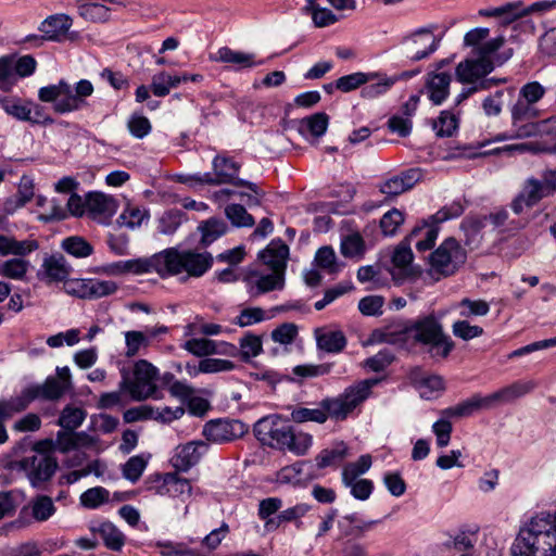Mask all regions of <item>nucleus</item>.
<instances>
[{"instance_id":"obj_40","label":"nucleus","mask_w":556,"mask_h":556,"mask_svg":"<svg viewBox=\"0 0 556 556\" xmlns=\"http://www.w3.org/2000/svg\"><path fill=\"white\" fill-rule=\"evenodd\" d=\"M25 256H15L0 264V276L13 279L24 280L30 267V262Z\"/></svg>"},{"instance_id":"obj_1","label":"nucleus","mask_w":556,"mask_h":556,"mask_svg":"<svg viewBox=\"0 0 556 556\" xmlns=\"http://www.w3.org/2000/svg\"><path fill=\"white\" fill-rule=\"evenodd\" d=\"M442 317L443 314L430 313L414 320L393 323L372 336L377 341L390 344L412 338L414 343L426 349L431 358L445 359L454 350L455 342L444 331Z\"/></svg>"},{"instance_id":"obj_58","label":"nucleus","mask_w":556,"mask_h":556,"mask_svg":"<svg viewBox=\"0 0 556 556\" xmlns=\"http://www.w3.org/2000/svg\"><path fill=\"white\" fill-rule=\"evenodd\" d=\"M547 88L538 80H531L522 85L518 97L527 102L538 104L546 94Z\"/></svg>"},{"instance_id":"obj_13","label":"nucleus","mask_w":556,"mask_h":556,"mask_svg":"<svg viewBox=\"0 0 556 556\" xmlns=\"http://www.w3.org/2000/svg\"><path fill=\"white\" fill-rule=\"evenodd\" d=\"M56 375L49 376L41 384L31 386L37 399L58 401L72 388V375L67 366L56 367Z\"/></svg>"},{"instance_id":"obj_10","label":"nucleus","mask_w":556,"mask_h":556,"mask_svg":"<svg viewBox=\"0 0 556 556\" xmlns=\"http://www.w3.org/2000/svg\"><path fill=\"white\" fill-rule=\"evenodd\" d=\"M52 441H41L35 445L34 453L20 462V468L26 473L31 485L39 486L51 479L58 468L56 459L42 452L43 445Z\"/></svg>"},{"instance_id":"obj_5","label":"nucleus","mask_w":556,"mask_h":556,"mask_svg":"<svg viewBox=\"0 0 556 556\" xmlns=\"http://www.w3.org/2000/svg\"><path fill=\"white\" fill-rule=\"evenodd\" d=\"M288 257L289 247L281 239L273 240L260 252L258 258L271 269V273L265 274L255 269L245 275L247 292L251 298L283 289Z\"/></svg>"},{"instance_id":"obj_29","label":"nucleus","mask_w":556,"mask_h":556,"mask_svg":"<svg viewBox=\"0 0 556 556\" xmlns=\"http://www.w3.org/2000/svg\"><path fill=\"white\" fill-rule=\"evenodd\" d=\"M311 510V506L305 503H299L292 507L280 510L273 520L267 521V531H275L281 526L294 522L295 527L300 529L303 525L302 518Z\"/></svg>"},{"instance_id":"obj_15","label":"nucleus","mask_w":556,"mask_h":556,"mask_svg":"<svg viewBox=\"0 0 556 556\" xmlns=\"http://www.w3.org/2000/svg\"><path fill=\"white\" fill-rule=\"evenodd\" d=\"M169 328L165 325L146 327L144 330H128L124 332L125 356L132 358L137 356L142 349H148L156 338L167 334Z\"/></svg>"},{"instance_id":"obj_53","label":"nucleus","mask_w":556,"mask_h":556,"mask_svg":"<svg viewBox=\"0 0 556 556\" xmlns=\"http://www.w3.org/2000/svg\"><path fill=\"white\" fill-rule=\"evenodd\" d=\"M31 516L36 521H47L54 513L55 506L51 497L39 495L30 504Z\"/></svg>"},{"instance_id":"obj_26","label":"nucleus","mask_w":556,"mask_h":556,"mask_svg":"<svg viewBox=\"0 0 556 556\" xmlns=\"http://www.w3.org/2000/svg\"><path fill=\"white\" fill-rule=\"evenodd\" d=\"M73 25V20L67 14L59 13L45 18L38 29L45 34L48 41L59 42Z\"/></svg>"},{"instance_id":"obj_35","label":"nucleus","mask_w":556,"mask_h":556,"mask_svg":"<svg viewBox=\"0 0 556 556\" xmlns=\"http://www.w3.org/2000/svg\"><path fill=\"white\" fill-rule=\"evenodd\" d=\"M329 116L325 112H317L299 121L298 131L306 137H321L328 128Z\"/></svg>"},{"instance_id":"obj_54","label":"nucleus","mask_w":556,"mask_h":556,"mask_svg":"<svg viewBox=\"0 0 556 556\" xmlns=\"http://www.w3.org/2000/svg\"><path fill=\"white\" fill-rule=\"evenodd\" d=\"M86 300H94L111 295L117 291L116 282L112 280L88 279Z\"/></svg>"},{"instance_id":"obj_49","label":"nucleus","mask_w":556,"mask_h":556,"mask_svg":"<svg viewBox=\"0 0 556 556\" xmlns=\"http://www.w3.org/2000/svg\"><path fill=\"white\" fill-rule=\"evenodd\" d=\"M70 84L61 79L58 84L41 87L38 90V98L42 102H53V105L61 99H67Z\"/></svg>"},{"instance_id":"obj_60","label":"nucleus","mask_w":556,"mask_h":556,"mask_svg":"<svg viewBox=\"0 0 556 556\" xmlns=\"http://www.w3.org/2000/svg\"><path fill=\"white\" fill-rule=\"evenodd\" d=\"M227 218L233 226L237 227H252L254 225V218L250 215L245 207L241 204H229L225 208Z\"/></svg>"},{"instance_id":"obj_27","label":"nucleus","mask_w":556,"mask_h":556,"mask_svg":"<svg viewBox=\"0 0 556 556\" xmlns=\"http://www.w3.org/2000/svg\"><path fill=\"white\" fill-rule=\"evenodd\" d=\"M480 409H491L486 395L473 394L471 397L442 410L443 417L464 418L469 417Z\"/></svg>"},{"instance_id":"obj_16","label":"nucleus","mask_w":556,"mask_h":556,"mask_svg":"<svg viewBox=\"0 0 556 556\" xmlns=\"http://www.w3.org/2000/svg\"><path fill=\"white\" fill-rule=\"evenodd\" d=\"M72 273V266L61 253L47 255L37 271V278L46 285L66 282Z\"/></svg>"},{"instance_id":"obj_51","label":"nucleus","mask_w":556,"mask_h":556,"mask_svg":"<svg viewBox=\"0 0 556 556\" xmlns=\"http://www.w3.org/2000/svg\"><path fill=\"white\" fill-rule=\"evenodd\" d=\"M371 456L369 454H365L362 455L355 463L345 465L342 470V483L349 484V482L367 472L371 467Z\"/></svg>"},{"instance_id":"obj_17","label":"nucleus","mask_w":556,"mask_h":556,"mask_svg":"<svg viewBox=\"0 0 556 556\" xmlns=\"http://www.w3.org/2000/svg\"><path fill=\"white\" fill-rule=\"evenodd\" d=\"M495 63L493 60L477 56L476 59L465 60L455 68V75L459 83L476 85L493 72Z\"/></svg>"},{"instance_id":"obj_19","label":"nucleus","mask_w":556,"mask_h":556,"mask_svg":"<svg viewBox=\"0 0 556 556\" xmlns=\"http://www.w3.org/2000/svg\"><path fill=\"white\" fill-rule=\"evenodd\" d=\"M93 93V85L88 79H80L75 87L70 85V94L67 99L59 100L53 110L59 114H66L81 110L86 104V99Z\"/></svg>"},{"instance_id":"obj_43","label":"nucleus","mask_w":556,"mask_h":556,"mask_svg":"<svg viewBox=\"0 0 556 556\" xmlns=\"http://www.w3.org/2000/svg\"><path fill=\"white\" fill-rule=\"evenodd\" d=\"M61 248L76 258H85L93 253L92 245L79 236H71L63 239Z\"/></svg>"},{"instance_id":"obj_18","label":"nucleus","mask_w":556,"mask_h":556,"mask_svg":"<svg viewBox=\"0 0 556 556\" xmlns=\"http://www.w3.org/2000/svg\"><path fill=\"white\" fill-rule=\"evenodd\" d=\"M199 539L187 536L184 540H157L152 543L160 556H211L198 547Z\"/></svg>"},{"instance_id":"obj_59","label":"nucleus","mask_w":556,"mask_h":556,"mask_svg":"<svg viewBox=\"0 0 556 556\" xmlns=\"http://www.w3.org/2000/svg\"><path fill=\"white\" fill-rule=\"evenodd\" d=\"M238 350L243 361H249L257 356L262 352L261 338L252 333H247L240 339Z\"/></svg>"},{"instance_id":"obj_39","label":"nucleus","mask_w":556,"mask_h":556,"mask_svg":"<svg viewBox=\"0 0 556 556\" xmlns=\"http://www.w3.org/2000/svg\"><path fill=\"white\" fill-rule=\"evenodd\" d=\"M377 73V77L363 87L361 96L364 99H375L381 94H384L391 89V87L399 80V77H389L384 74Z\"/></svg>"},{"instance_id":"obj_42","label":"nucleus","mask_w":556,"mask_h":556,"mask_svg":"<svg viewBox=\"0 0 556 556\" xmlns=\"http://www.w3.org/2000/svg\"><path fill=\"white\" fill-rule=\"evenodd\" d=\"M87 412L78 406L66 405L60 413L58 425L65 430L75 431L86 419Z\"/></svg>"},{"instance_id":"obj_20","label":"nucleus","mask_w":556,"mask_h":556,"mask_svg":"<svg viewBox=\"0 0 556 556\" xmlns=\"http://www.w3.org/2000/svg\"><path fill=\"white\" fill-rule=\"evenodd\" d=\"M208 445L204 441H191L176 447L172 458L173 466L180 471H188L197 465L207 452Z\"/></svg>"},{"instance_id":"obj_21","label":"nucleus","mask_w":556,"mask_h":556,"mask_svg":"<svg viewBox=\"0 0 556 556\" xmlns=\"http://www.w3.org/2000/svg\"><path fill=\"white\" fill-rule=\"evenodd\" d=\"M420 179V169L409 168L382 181L379 191L388 197H396L410 190Z\"/></svg>"},{"instance_id":"obj_3","label":"nucleus","mask_w":556,"mask_h":556,"mask_svg":"<svg viewBox=\"0 0 556 556\" xmlns=\"http://www.w3.org/2000/svg\"><path fill=\"white\" fill-rule=\"evenodd\" d=\"M510 556H556V511H541L520 527Z\"/></svg>"},{"instance_id":"obj_33","label":"nucleus","mask_w":556,"mask_h":556,"mask_svg":"<svg viewBox=\"0 0 556 556\" xmlns=\"http://www.w3.org/2000/svg\"><path fill=\"white\" fill-rule=\"evenodd\" d=\"M37 399L33 387L25 388L21 394L0 401V418H10L14 414L25 410L28 405Z\"/></svg>"},{"instance_id":"obj_2","label":"nucleus","mask_w":556,"mask_h":556,"mask_svg":"<svg viewBox=\"0 0 556 556\" xmlns=\"http://www.w3.org/2000/svg\"><path fill=\"white\" fill-rule=\"evenodd\" d=\"M378 379H364L348 388L336 397L321 400L316 408L296 407L291 412L294 422L303 424L314 421L324 424L328 418L344 420L371 394V389Z\"/></svg>"},{"instance_id":"obj_7","label":"nucleus","mask_w":556,"mask_h":556,"mask_svg":"<svg viewBox=\"0 0 556 556\" xmlns=\"http://www.w3.org/2000/svg\"><path fill=\"white\" fill-rule=\"evenodd\" d=\"M556 193V170L542 172L541 177H529L525 180L520 192L513 199L510 208L516 215L525 208H531L542 199Z\"/></svg>"},{"instance_id":"obj_45","label":"nucleus","mask_w":556,"mask_h":556,"mask_svg":"<svg viewBox=\"0 0 556 556\" xmlns=\"http://www.w3.org/2000/svg\"><path fill=\"white\" fill-rule=\"evenodd\" d=\"M179 85L178 75L160 72L152 77L151 90L156 97H165L172 89L177 88Z\"/></svg>"},{"instance_id":"obj_44","label":"nucleus","mask_w":556,"mask_h":556,"mask_svg":"<svg viewBox=\"0 0 556 556\" xmlns=\"http://www.w3.org/2000/svg\"><path fill=\"white\" fill-rule=\"evenodd\" d=\"M377 77L376 72L363 73L356 72L350 75L342 76L336 80V87L343 91L350 92L357 89L358 87L372 81Z\"/></svg>"},{"instance_id":"obj_32","label":"nucleus","mask_w":556,"mask_h":556,"mask_svg":"<svg viewBox=\"0 0 556 556\" xmlns=\"http://www.w3.org/2000/svg\"><path fill=\"white\" fill-rule=\"evenodd\" d=\"M422 227H415L410 233L405 237L403 241L399 243V245L394 249L392 255L393 265L401 270L402 274H407L408 267L410 266L414 254L410 249V243L413 239L422 230Z\"/></svg>"},{"instance_id":"obj_50","label":"nucleus","mask_w":556,"mask_h":556,"mask_svg":"<svg viewBox=\"0 0 556 556\" xmlns=\"http://www.w3.org/2000/svg\"><path fill=\"white\" fill-rule=\"evenodd\" d=\"M227 228V225L220 219L211 218L206 220L199 227L202 233L201 243L205 247L210 245L219 237L225 235Z\"/></svg>"},{"instance_id":"obj_24","label":"nucleus","mask_w":556,"mask_h":556,"mask_svg":"<svg viewBox=\"0 0 556 556\" xmlns=\"http://www.w3.org/2000/svg\"><path fill=\"white\" fill-rule=\"evenodd\" d=\"M452 76L446 72H431L427 75L425 89L434 105L442 104L450 94Z\"/></svg>"},{"instance_id":"obj_6","label":"nucleus","mask_w":556,"mask_h":556,"mask_svg":"<svg viewBox=\"0 0 556 556\" xmlns=\"http://www.w3.org/2000/svg\"><path fill=\"white\" fill-rule=\"evenodd\" d=\"M119 390L135 401L155 397L161 378L160 370L147 359H138L132 367L121 370Z\"/></svg>"},{"instance_id":"obj_34","label":"nucleus","mask_w":556,"mask_h":556,"mask_svg":"<svg viewBox=\"0 0 556 556\" xmlns=\"http://www.w3.org/2000/svg\"><path fill=\"white\" fill-rule=\"evenodd\" d=\"M349 455V447L343 441L333 443L330 447L324 448L315 457L318 469L338 467Z\"/></svg>"},{"instance_id":"obj_31","label":"nucleus","mask_w":556,"mask_h":556,"mask_svg":"<svg viewBox=\"0 0 556 556\" xmlns=\"http://www.w3.org/2000/svg\"><path fill=\"white\" fill-rule=\"evenodd\" d=\"M108 270L113 275L132 273L136 275L154 273V254L150 257L118 261L110 264Z\"/></svg>"},{"instance_id":"obj_62","label":"nucleus","mask_w":556,"mask_h":556,"mask_svg":"<svg viewBox=\"0 0 556 556\" xmlns=\"http://www.w3.org/2000/svg\"><path fill=\"white\" fill-rule=\"evenodd\" d=\"M147 465L148 459L142 455L131 456L123 466L124 478L132 483L137 482L142 476Z\"/></svg>"},{"instance_id":"obj_46","label":"nucleus","mask_w":556,"mask_h":556,"mask_svg":"<svg viewBox=\"0 0 556 556\" xmlns=\"http://www.w3.org/2000/svg\"><path fill=\"white\" fill-rule=\"evenodd\" d=\"M377 523V520L364 521L361 520L356 514H351L344 516L339 521V528L345 535H358L364 531L370 530Z\"/></svg>"},{"instance_id":"obj_64","label":"nucleus","mask_w":556,"mask_h":556,"mask_svg":"<svg viewBox=\"0 0 556 556\" xmlns=\"http://www.w3.org/2000/svg\"><path fill=\"white\" fill-rule=\"evenodd\" d=\"M181 348L193 356L206 358L211 356L212 339L191 338L181 344Z\"/></svg>"},{"instance_id":"obj_9","label":"nucleus","mask_w":556,"mask_h":556,"mask_svg":"<svg viewBox=\"0 0 556 556\" xmlns=\"http://www.w3.org/2000/svg\"><path fill=\"white\" fill-rule=\"evenodd\" d=\"M542 111L535 104L527 102L518 97L510 108L511 125L516 129V137L526 138L536 135L540 128L546 125L556 126V115L545 118L536 124L532 121L539 118Z\"/></svg>"},{"instance_id":"obj_30","label":"nucleus","mask_w":556,"mask_h":556,"mask_svg":"<svg viewBox=\"0 0 556 556\" xmlns=\"http://www.w3.org/2000/svg\"><path fill=\"white\" fill-rule=\"evenodd\" d=\"M38 249L36 240H17L14 236L0 233V255L27 256Z\"/></svg>"},{"instance_id":"obj_63","label":"nucleus","mask_w":556,"mask_h":556,"mask_svg":"<svg viewBox=\"0 0 556 556\" xmlns=\"http://www.w3.org/2000/svg\"><path fill=\"white\" fill-rule=\"evenodd\" d=\"M127 129L132 137L142 139L151 132L152 125L142 114L132 113L127 121Z\"/></svg>"},{"instance_id":"obj_56","label":"nucleus","mask_w":556,"mask_h":556,"mask_svg":"<svg viewBox=\"0 0 556 556\" xmlns=\"http://www.w3.org/2000/svg\"><path fill=\"white\" fill-rule=\"evenodd\" d=\"M457 127V117L450 111H442L440 116L433 122V129L439 137H451Z\"/></svg>"},{"instance_id":"obj_14","label":"nucleus","mask_w":556,"mask_h":556,"mask_svg":"<svg viewBox=\"0 0 556 556\" xmlns=\"http://www.w3.org/2000/svg\"><path fill=\"white\" fill-rule=\"evenodd\" d=\"M245 426L239 420L216 419L205 424L202 434L215 444H224L240 438Z\"/></svg>"},{"instance_id":"obj_8","label":"nucleus","mask_w":556,"mask_h":556,"mask_svg":"<svg viewBox=\"0 0 556 556\" xmlns=\"http://www.w3.org/2000/svg\"><path fill=\"white\" fill-rule=\"evenodd\" d=\"M213 172L204 174L181 175L179 181L190 187L203 185L231 184L237 186L240 165L230 157L216 155L212 162Z\"/></svg>"},{"instance_id":"obj_61","label":"nucleus","mask_w":556,"mask_h":556,"mask_svg":"<svg viewBox=\"0 0 556 556\" xmlns=\"http://www.w3.org/2000/svg\"><path fill=\"white\" fill-rule=\"evenodd\" d=\"M457 307L460 308V316L468 318L471 316H485L490 311V305L483 300L463 299Z\"/></svg>"},{"instance_id":"obj_57","label":"nucleus","mask_w":556,"mask_h":556,"mask_svg":"<svg viewBox=\"0 0 556 556\" xmlns=\"http://www.w3.org/2000/svg\"><path fill=\"white\" fill-rule=\"evenodd\" d=\"M273 316L274 315H266L265 311L261 307H248L240 312L232 324L239 327H248L269 319Z\"/></svg>"},{"instance_id":"obj_12","label":"nucleus","mask_w":556,"mask_h":556,"mask_svg":"<svg viewBox=\"0 0 556 556\" xmlns=\"http://www.w3.org/2000/svg\"><path fill=\"white\" fill-rule=\"evenodd\" d=\"M291 429L292 427L283 422L279 416L270 415L257 420L253 431L262 444L286 450L287 440L291 438Z\"/></svg>"},{"instance_id":"obj_37","label":"nucleus","mask_w":556,"mask_h":556,"mask_svg":"<svg viewBox=\"0 0 556 556\" xmlns=\"http://www.w3.org/2000/svg\"><path fill=\"white\" fill-rule=\"evenodd\" d=\"M485 218L494 228H498L504 232L517 231L525 227L526 222L518 218H510L506 208L501 207L485 215Z\"/></svg>"},{"instance_id":"obj_4","label":"nucleus","mask_w":556,"mask_h":556,"mask_svg":"<svg viewBox=\"0 0 556 556\" xmlns=\"http://www.w3.org/2000/svg\"><path fill=\"white\" fill-rule=\"evenodd\" d=\"M212 266L213 256L206 251L167 248L154 254V273L162 279L175 276L185 282L202 277Z\"/></svg>"},{"instance_id":"obj_11","label":"nucleus","mask_w":556,"mask_h":556,"mask_svg":"<svg viewBox=\"0 0 556 556\" xmlns=\"http://www.w3.org/2000/svg\"><path fill=\"white\" fill-rule=\"evenodd\" d=\"M467 255L454 238L445 239L440 247L431 253L430 265L438 274L448 276L466 262Z\"/></svg>"},{"instance_id":"obj_36","label":"nucleus","mask_w":556,"mask_h":556,"mask_svg":"<svg viewBox=\"0 0 556 556\" xmlns=\"http://www.w3.org/2000/svg\"><path fill=\"white\" fill-rule=\"evenodd\" d=\"M1 108L4 112L14 118L23 122L39 123L40 108L35 106V116L31 115V108L23 104L18 99H4L1 101Z\"/></svg>"},{"instance_id":"obj_48","label":"nucleus","mask_w":556,"mask_h":556,"mask_svg":"<svg viewBox=\"0 0 556 556\" xmlns=\"http://www.w3.org/2000/svg\"><path fill=\"white\" fill-rule=\"evenodd\" d=\"M78 14L91 22H105L109 20L110 10L99 2H79Z\"/></svg>"},{"instance_id":"obj_23","label":"nucleus","mask_w":556,"mask_h":556,"mask_svg":"<svg viewBox=\"0 0 556 556\" xmlns=\"http://www.w3.org/2000/svg\"><path fill=\"white\" fill-rule=\"evenodd\" d=\"M440 39L428 29H419L410 38L409 59L420 61L428 58L439 48Z\"/></svg>"},{"instance_id":"obj_38","label":"nucleus","mask_w":556,"mask_h":556,"mask_svg":"<svg viewBox=\"0 0 556 556\" xmlns=\"http://www.w3.org/2000/svg\"><path fill=\"white\" fill-rule=\"evenodd\" d=\"M318 349L327 353H340L346 346V338L341 330H329L317 336Z\"/></svg>"},{"instance_id":"obj_28","label":"nucleus","mask_w":556,"mask_h":556,"mask_svg":"<svg viewBox=\"0 0 556 556\" xmlns=\"http://www.w3.org/2000/svg\"><path fill=\"white\" fill-rule=\"evenodd\" d=\"M211 60L215 62L232 64L237 70L252 68L263 63L256 62L255 54L253 53L232 50L229 47L219 48L216 53L211 56Z\"/></svg>"},{"instance_id":"obj_41","label":"nucleus","mask_w":556,"mask_h":556,"mask_svg":"<svg viewBox=\"0 0 556 556\" xmlns=\"http://www.w3.org/2000/svg\"><path fill=\"white\" fill-rule=\"evenodd\" d=\"M97 532L104 545L112 551H121L125 544V536L121 530L110 521L99 525Z\"/></svg>"},{"instance_id":"obj_25","label":"nucleus","mask_w":556,"mask_h":556,"mask_svg":"<svg viewBox=\"0 0 556 556\" xmlns=\"http://www.w3.org/2000/svg\"><path fill=\"white\" fill-rule=\"evenodd\" d=\"M87 213L94 219H108L117 210V203L113 197L102 192H89L86 195Z\"/></svg>"},{"instance_id":"obj_52","label":"nucleus","mask_w":556,"mask_h":556,"mask_svg":"<svg viewBox=\"0 0 556 556\" xmlns=\"http://www.w3.org/2000/svg\"><path fill=\"white\" fill-rule=\"evenodd\" d=\"M481 14L493 17L505 16L508 22H511L518 17L525 16L526 8L523 7L521 1H516L486 10L484 12H481Z\"/></svg>"},{"instance_id":"obj_55","label":"nucleus","mask_w":556,"mask_h":556,"mask_svg":"<svg viewBox=\"0 0 556 556\" xmlns=\"http://www.w3.org/2000/svg\"><path fill=\"white\" fill-rule=\"evenodd\" d=\"M312 444L313 437L311 434L302 431L294 432L293 429H291V438L287 440L286 450L295 455H304Z\"/></svg>"},{"instance_id":"obj_22","label":"nucleus","mask_w":556,"mask_h":556,"mask_svg":"<svg viewBox=\"0 0 556 556\" xmlns=\"http://www.w3.org/2000/svg\"><path fill=\"white\" fill-rule=\"evenodd\" d=\"M536 383L532 380L528 381H516L509 386H506L489 395H486L488 401H490V408H494L502 404L511 403L515 400L530 393L534 390Z\"/></svg>"},{"instance_id":"obj_47","label":"nucleus","mask_w":556,"mask_h":556,"mask_svg":"<svg viewBox=\"0 0 556 556\" xmlns=\"http://www.w3.org/2000/svg\"><path fill=\"white\" fill-rule=\"evenodd\" d=\"M110 501V492L103 486L86 490L79 497L80 505L88 509H97Z\"/></svg>"}]
</instances>
